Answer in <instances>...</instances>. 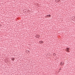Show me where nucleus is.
Masks as SVG:
<instances>
[{"instance_id": "obj_1", "label": "nucleus", "mask_w": 75, "mask_h": 75, "mask_svg": "<svg viewBox=\"0 0 75 75\" xmlns=\"http://www.w3.org/2000/svg\"><path fill=\"white\" fill-rule=\"evenodd\" d=\"M70 50V49H69V48H67V50H66L67 52H69Z\"/></svg>"}, {"instance_id": "obj_2", "label": "nucleus", "mask_w": 75, "mask_h": 75, "mask_svg": "<svg viewBox=\"0 0 75 75\" xmlns=\"http://www.w3.org/2000/svg\"><path fill=\"white\" fill-rule=\"evenodd\" d=\"M64 65V62H62L60 63V65L62 66V65Z\"/></svg>"}, {"instance_id": "obj_3", "label": "nucleus", "mask_w": 75, "mask_h": 75, "mask_svg": "<svg viewBox=\"0 0 75 75\" xmlns=\"http://www.w3.org/2000/svg\"><path fill=\"white\" fill-rule=\"evenodd\" d=\"M35 37H36V38H40V35H35Z\"/></svg>"}, {"instance_id": "obj_4", "label": "nucleus", "mask_w": 75, "mask_h": 75, "mask_svg": "<svg viewBox=\"0 0 75 75\" xmlns=\"http://www.w3.org/2000/svg\"><path fill=\"white\" fill-rule=\"evenodd\" d=\"M39 43H40V44H43V43L44 42H43V41H40L39 42Z\"/></svg>"}, {"instance_id": "obj_5", "label": "nucleus", "mask_w": 75, "mask_h": 75, "mask_svg": "<svg viewBox=\"0 0 75 75\" xmlns=\"http://www.w3.org/2000/svg\"><path fill=\"white\" fill-rule=\"evenodd\" d=\"M11 59L12 60V61H14V58H12Z\"/></svg>"}, {"instance_id": "obj_6", "label": "nucleus", "mask_w": 75, "mask_h": 75, "mask_svg": "<svg viewBox=\"0 0 75 75\" xmlns=\"http://www.w3.org/2000/svg\"><path fill=\"white\" fill-rule=\"evenodd\" d=\"M47 16L48 17V16H49V17H51V15H47Z\"/></svg>"}]
</instances>
